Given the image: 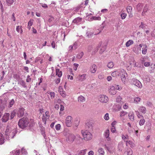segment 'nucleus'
<instances>
[{"mask_svg": "<svg viewBox=\"0 0 155 155\" xmlns=\"http://www.w3.org/2000/svg\"><path fill=\"white\" fill-rule=\"evenodd\" d=\"M29 122V120L28 118L24 117L20 119L18 124L19 127L24 129L27 126Z\"/></svg>", "mask_w": 155, "mask_h": 155, "instance_id": "obj_1", "label": "nucleus"}, {"mask_svg": "<svg viewBox=\"0 0 155 155\" xmlns=\"http://www.w3.org/2000/svg\"><path fill=\"white\" fill-rule=\"evenodd\" d=\"M17 133L16 129L12 128L7 127L5 131V134L8 136L9 138H13Z\"/></svg>", "mask_w": 155, "mask_h": 155, "instance_id": "obj_2", "label": "nucleus"}, {"mask_svg": "<svg viewBox=\"0 0 155 155\" xmlns=\"http://www.w3.org/2000/svg\"><path fill=\"white\" fill-rule=\"evenodd\" d=\"M81 133L84 137V139L86 141L91 140L93 137L92 134L87 130L83 132L81 131Z\"/></svg>", "mask_w": 155, "mask_h": 155, "instance_id": "obj_3", "label": "nucleus"}, {"mask_svg": "<svg viewBox=\"0 0 155 155\" xmlns=\"http://www.w3.org/2000/svg\"><path fill=\"white\" fill-rule=\"evenodd\" d=\"M121 78L123 82H124L126 81V77L127 76V74L126 71L123 69H120Z\"/></svg>", "mask_w": 155, "mask_h": 155, "instance_id": "obj_4", "label": "nucleus"}, {"mask_svg": "<svg viewBox=\"0 0 155 155\" xmlns=\"http://www.w3.org/2000/svg\"><path fill=\"white\" fill-rule=\"evenodd\" d=\"M67 140L68 142L72 143L75 138L74 135L68 133L66 135Z\"/></svg>", "mask_w": 155, "mask_h": 155, "instance_id": "obj_5", "label": "nucleus"}, {"mask_svg": "<svg viewBox=\"0 0 155 155\" xmlns=\"http://www.w3.org/2000/svg\"><path fill=\"white\" fill-rule=\"evenodd\" d=\"M132 83L134 85L138 88H142V85L140 82L135 79H133L132 80Z\"/></svg>", "mask_w": 155, "mask_h": 155, "instance_id": "obj_6", "label": "nucleus"}, {"mask_svg": "<svg viewBox=\"0 0 155 155\" xmlns=\"http://www.w3.org/2000/svg\"><path fill=\"white\" fill-rule=\"evenodd\" d=\"M99 100L102 103H106L108 100V97L105 95H101L98 98Z\"/></svg>", "mask_w": 155, "mask_h": 155, "instance_id": "obj_7", "label": "nucleus"}, {"mask_svg": "<svg viewBox=\"0 0 155 155\" xmlns=\"http://www.w3.org/2000/svg\"><path fill=\"white\" fill-rule=\"evenodd\" d=\"M6 106L5 104L3 102L2 100H0V118L1 117L3 113V110Z\"/></svg>", "mask_w": 155, "mask_h": 155, "instance_id": "obj_8", "label": "nucleus"}, {"mask_svg": "<svg viewBox=\"0 0 155 155\" xmlns=\"http://www.w3.org/2000/svg\"><path fill=\"white\" fill-rule=\"evenodd\" d=\"M66 124L67 127H70L72 123V117L71 116H68L66 119Z\"/></svg>", "mask_w": 155, "mask_h": 155, "instance_id": "obj_9", "label": "nucleus"}, {"mask_svg": "<svg viewBox=\"0 0 155 155\" xmlns=\"http://www.w3.org/2000/svg\"><path fill=\"white\" fill-rule=\"evenodd\" d=\"M9 116L10 114L9 113H5L2 118V121L4 122L8 121L9 119Z\"/></svg>", "mask_w": 155, "mask_h": 155, "instance_id": "obj_10", "label": "nucleus"}, {"mask_svg": "<svg viewBox=\"0 0 155 155\" xmlns=\"http://www.w3.org/2000/svg\"><path fill=\"white\" fill-rule=\"evenodd\" d=\"M25 109L23 107L19 108L18 112V116L21 117L23 116L25 114Z\"/></svg>", "mask_w": 155, "mask_h": 155, "instance_id": "obj_11", "label": "nucleus"}, {"mask_svg": "<svg viewBox=\"0 0 155 155\" xmlns=\"http://www.w3.org/2000/svg\"><path fill=\"white\" fill-rule=\"evenodd\" d=\"M116 91L115 87L114 86H110L109 89V91L110 94L112 95L115 94L116 93Z\"/></svg>", "mask_w": 155, "mask_h": 155, "instance_id": "obj_12", "label": "nucleus"}, {"mask_svg": "<svg viewBox=\"0 0 155 155\" xmlns=\"http://www.w3.org/2000/svg\"><path fill=\"white\" fill-rule=\"evenodd\" d=\"M97 69L96 65L95 64H93L91 66L90 70L91 73H94L96 72Z\"/></svg>", "mask_w": 155, "mask_h": 155, "instance_id": "obj_13", "label": "nucleus"}, {"mask_svg": "<svg viewBox=\"0 0 155 155\" xmlns=\"http://www.w3.org/2000/svg\"><path fill=\"white\" fill-rule=\"evenodd\" d=\"M128 116L129 119L132 121L134 120V114L133 112H130L128 114Z\"/></svg>", "mask_w": 155, "mask_h": 155, "instance_id": "obj_14", "label": "nucleus"}, {"mask_svg": "<svg viewBox=\"0 0 155 155\" xmlns=\"http://www.w3.org/2000/svg\"><path fill=\"white\" fill-rule=\"evenodd\" d=\"M86 74H83L82 75H79L77 77V78L78 79V81H83L84 80L86 79Z\"/></svg>", "mask_w": 155, "mask_h": 155, "instance_id": "obj_15", "label": "nucleus"}, {"mask_svg": "<svg viewBox=\"0 0 155 155\" xmlns=\"http://www.w3.org/2000/svg\"><path fill=\"white\" fill-rule=\"evenodd\" d=\"M86 127L89 131L92 130H93V126L91 123H87L86 124Z\"/></svg>", "mask_w": 155, "mask_h": 155, "instance_id": "obj_16", "label": "nucleus"}, {"mask_svg": "<svg viewBox=\"0 0 155 155\" xmlns=\"http://www.w3.org/2000/svg\"><path fill=\"white\" fill-rule=\"evenodd\" d=\"M109 130L107 129L104 132V135L107 140H110V137H109Z\"/></svg>", "mask_w": 155, "mask_h": 155, "instance_id": "obj_17", "label": "nucleus"}, {"mask_svg": "<svg viewBox=\"0 0 155 155\" xmlns=\"http://www.w3.org/2000/svg\"><path fill=\"white\" fill-rule=\"evenodd\" d=\"M18 84H19L24 87H26V86L25 81L22 79L21 78L18 80Z\"/></svg>", "mask_w": 155, "mask_h": 155, "instance_id": "obj_18", "label": "nucleus"}, {"mask_svg": "<svg viewBox=\"0 0 155 155\" xmlns=\"http://www.w3.org/2000/svg\"><path fill=\"white\" fill-rule=\"evenodd\" d=\"M120 73V71H114L111 73V75L114 77H116L117 76H119Z\"/></svg>", "mask_w": 155, "mask_h": 155, "instance_id": "obj_19", "label": "nucleus"}, {"mask_svg": "<svg viewBox=\"0 0 155 155\" xmlns=\"http://www.w3.org/2000/svg\"><path fill=\"white\" fill-rule=\"evenodd\" d=\"M56 74L58 77L60 78L62 75V72L60 71L59 69H56Z\"/></svg>", "mask_w": 155, "mask_h": 155, "instance_id": "obj_20", "label": "nucleus"}, {"mask_svg": "<svg viewBox=\"0 0 155 155\" xmlns=\"http://www.w3.org/2000/svg\"><path fill=\"white\" fill-rule=\"evenodd\" d=\"M82 18L80 17H78L74 19L73 21L74 23H78L82 21Z\"/></svg>", "mask_w": 155, "mask_h": 155, "instance_id": "obj_21", "label": "nucleus"}, {"mask_svg": "<svg viewBox=\"0 0 155 155\" xmlns=\"http://www.w3.org/2000/svg\"><path fill=\"white\" fill-rule=\"evenodd\" d=\"M20 153V151L19 150H13L12 152L10 153V154L12 155H19Z\"/></svg>", "mask_w": 155, "mask_h": 155, "instance_id": "obj_22", "label": "nucleus"}, {"mask_svg": "<svg viewBox=\"0 0 155 155\" xmlns=\"http://www.w3.org/2000/svg\"><path fill=\"white\" fill-rule=\"evenodd\" d=\"M4 142V137L2 134L0 133V144H2Z\"/></svg>", "mask_w": 155, "mask_h": 155, "instance_id": "obj_23", "label": "nucleus"}, {"mask_svg": "<svg viewBox=\"0 0 155 155\" xmlns=\"http://www.w3.org/2000/svg\"><path fill=\"white\" fill-rule=\"evenodd\" d=\"M106 46L105 45H102V47L99 51V52L100 54H102L103 52L105 51L106 49Z\"/></svg>", "mask_w": 155, "mask_h": 155, "instance_id": "obj_24", "label": "nucleus"}, {"mask_svg": "<svg viewBox=\"0 0 155 155\" xmlns=\"http://www.w3.org/2000/svg\"><path fill=\"white\" fill-rule=\"evenodd\" d=\"M139 110L143 114H145L146 113V108L144 107H140Z\"/></svg>", "mask_w": 155, "mask_h": 155, "instance_id": "obj_25", "label": "nucleus"}, {"mask_svg": "<svg viewBox=\"0 0 155 155\" xmlns=\"http://www.w3.org/2000/svg\"><path fill=\"white\" fill-rule=\"evenodd\" d=\"M15 103V101L14 99H12L10 100L9 102V104L8 105V107L9 108L11 107L14 105Z\"/></svg>", "mask_w": 155, "mask_h": 155, "instance_id": "obj_26", "label": "nucleus"}, {"mask_svg": "<svg viewBox=\"0 0 155 155\" xmlns=\"http://www.w3.org/2000/svg\"><path fill=\"white\" fill-rule=\"evenodd\" d=\"M133 43L134 41L132 40H130L126 43V46L127 47H128L130 45L133 44Z\"/></svg>", "mask_w": 155, "mask_h": 155, "instance_id": "obj_27", "label": "nucleus"}, {"mask_svg": "<svg viewBox=\"0 0 155 155\" xmlns=\"http://www.w3.org/2000/svg\"><path fill=\"white\" fill-rule=\"evenodd\" d=\"M101 19V18L100 16L96 17L94 16H92L90 18V21H91L92 20H100Z\"/></svg>", "mask_w": 155, "mask_h": 155, "instance_id": "obj_28", "label": "nucleus"}, {"mask_svg": "<svg viewBox=\"0 0 155 155\" xmlns=\"http://www.w3.org/2000/svg\"><path fill=\"white\" fill-rule=\"evenodd\" d=\"M16 30L18 32H19L21 34L22 33V30L21 28V26H17L16 28Z\"/></svg>", "mask_w": 155, "mask_h": 155, "instance_id": "obj_29", "label": "nucleus"}, {"mask_svg": "<svg viewBox=\"0 0 155 155\" xmlns=\"http://www.w3.org/2000/svg\"><path fill=\"white\" fill-rule=\"evenodd\" d=\"M127 12L130 14H132V7L130 6H128L127 8Z\"/></svg>", "mask_w": 155, "mask_h": 155, "instance_id": "obj_30", "label": "nucleus"}, {"mask_svg": "<svg viewBox=\"0 0 155 155\" xmlns=\"http://www.w3.org/2000/svg\"><path fill=\"white\" fill-rule=\"evenodd\" d=\"M78 101H80L81 102H84L85 101V98L82 96H80L78 97Z\"/></svg>", "mask_w": 155, "mask_h": 155, "instance_id": "obj_31", "label": "nucleus"}, {"mask_svg": "<svg viewBox=\"0 0 155 155\" xmlns=\"http://www.w3.org/2000/svg\"><path fill=\"white\" fill-rule=\"evenodd\" d=\"M94 34V33L90 31H87L86 32V35L88 38H89L92 37Z\"/></svg>", "mask_w": 155, "mask_h": 155, "instance_id": "obj_32", "label": "nucleus"}, {"mask_svg": "<svg viewBox=\"0 0 155 155\" xmlns=\"http://www.w3.org/2000/svg\"><path fill=\"white\" fill-rule=\"evenodd\" d=\"M98 152L99 155H104V152L103 150V149L101 148L99 149Z\"/></svg>", "mask_w": 155, "mask_h": 155, "instance_id": "obj_33", "label": "nucleus"}, {"mask_svg": "<svg viewBox=\"0 0 155 155\" xmlns=\"http://www.w3.org/2000/svg\"><path fill=\"white\" fill-rule=\"evenodd\" d=\"M16 112L15 110H13L11 113L10 116L11 119H12L15 115Z\"/></svg>", "mask_w": 155, "mask_h": 155, "instance_id": "obj_34", "label": "nucleus"}, {"mask_svg": "<svg viewBox=\"0 0 155 155\" xmlns=\"http://www.w3.org/2000/svg\"><path fill=\"white\" fill-rule=\"evenodd\" d=\"M84 55V53L83 52H81L79 54H77V58L78 59H81Z\"/></svg>", "mask_w": 155, "mask_h": 155, "instance_id": "obj_35", "label": "nucleus"}, {"mask_svg": "<svg viewBox=\"0 0 155 155\" xmlns=\"http://www.w3.org/2000/svg\"><path fill=\"white\" fill-rule=\"evenodd\" d=\"M6 2L8 5H10L12 4L14 2V0H6Z\"/></svg>", "mask_w": 155, "mask_h": 155, "instance_id": "obj_36", "label": "nucleus"}, {"mask_svg": "<svg viewBox=\"0 0 155 155\" xmlns=\"http://www.w3.org/2000/svg\"><path fill=\"white\" fill-rule=\"evenodd\" d=\"M145 122V120L143 118H142L139 122V124L140 126L143 125Z\"/></svg>", "mask_w": 155, "mask_h": 155, "instance_id": "obj_37", "label": "nucleus"}, {"mask_svg": "<svg viewBox=\"0 0 155 155\" xmlns=\"http://www.w3.org/2000/svg\"><path fill=\"white\" fill-rule=\"evenodd\" d=\"M122 139L124 140V141H126L127 140L129 139V137L128 135H126V136L122 135Z\"/></svg>", "mask_w": 155, "mask_h": 155, "instance_id": "obj_38", "label": "nucleus"}, {"mask_svg": "<svg viewBox=\"0 0 155 155\" xmlns=\"http://www.w3.org/2000/svg\"><path fill=\"white\" fill-rule=\"evenodd\" d=\"M114 66V65L113 63L112 62H109L107 64L108 67L110 68H113Z\"/></svg>", "mask_w": 155, "mask_h": 155, "instance_id": "obj_39", "label": "nucleus"}, {"mask_svg": "<svg viewBox=\"0 0 155 155\" xmlns=\"http://www.w3.org/2000/svg\"><path fill=\"white\" fill-rule=\"evenodd\" d=\"M78 42L77 41L75 42L73 44L72 46H73V49L75 50L78 48Z\"/></svg>", "mask_w": 155, "mask_h": 155, "instance_id": "obj_40", "label": "nucleus"}, {"mask_svg": "<svg viewBox=\"0 0 155 155\" xmlns=\"http://www.w3.org/2000/svg\"><path fill=\"white\" fill-rule=\"evenodd\" d=\"M140 98L137 97L135 98L134 99V102L136 103H138L140 101Z\"/></svg>", "mask_w": 155, "mask_h": 155, "instance_id": "obj_41", "label": "nucleus"}, {"mask_svg": "<svg viewBox=\"0 0 155 155\" xmlns=\"http://www.w3.org/2000/svg\"><path fill=\"white\" fill-rule=\"evenodd\" d=\"M126 145L127 146H130V145H132V142L130 140L126 141Z\"/></svg>", "mask_w": 155, "mask_h": 155, "instance_id": "obj_42", "label": "nucleus"}, {"mask_svg": "<svg viewBox=\"0 0 155 155\" xmlns=\"http://www.w3.org/2000/svg\"><path fill=\"white\" fill-rule=\"evenodd\" d=\"M146 25L144 24L143 22H142L141 24L139 26V27L143 29H144L146 28Z\"/></svg>", "mask_w": 155, "mask_h": 155, "instance_id": "obj_43", "label": "nucleus"}, {"mask_svg": "<svg viewBox=\"0 0 155 155\" xmlns=\"http://www.w3.org/2000/svg\"><path fill=\"white\" fill-rule=\"evenodd\" d=\"M120 16L121 18L123 19H124L126 18L127 16V14L124 13H122L120 15Z\"/></svg>", "mask_w": 155, "mask_h": 155, "instance_id": "obj_44", "label": "nucleus"}, {"mask_svg": "<svg viewBox=\"0 0 155 155\" xmlns=\"http://www.w3.org/2000/svg\"><path fill=\"white\" fill-rule=\"evenodd\" d=\"M13 77L18 81L19 79H20L19 76L16 74H15L13 75Z\"/></svg>", "mask_w": 155, "mask_h": 155, "instance_id": "obj_45", "label": "nucleus"}, {"mask_svg": "<svg viewBox=\"0 0 155 155\" xmlns=\"http://www.w3.org/2000/svg\"><path fill=\"white\" fill-rule=\"evenodd\" d=\"M21 152L22 154L26 155L27 153V151L24 148H22L21 150Z\"/></svg>", "mask_w": 155, "mask_h": 155, "instance_id": "obj_46", "label": "nucleus"}, {"mask_svg": "<svg viewBox=\"0 0 155 155\" xmlns=\"http://www.w3.org/2000/svg\"><path fill=\"white\" fill-rule=\"evenodd\" d=\"M127 113L124 111H121L120 113V116L121 117L124 116L125 115H127Z\"/></svg>", "mask_w": 155, "mask_h": 155, "instance_id": "obj_47", "label": "nucleus"}, {"mask_svg": "<svg viewBox=\"0 0 155 155\" xmlns=\"http://www.w3.org/2000/svg\"><path fill=\"white\" fill-rule=\"evenodd\" d=\"M127 155H132L133 151L131 149H129L127 151Z\"/></svg>", "mask_w": 155, "mask_h": 155, "instance_id": "obj_48", "label": "nucleus"}, {"mask_svg": "<svg viewBox=\"0 0 155 155\" xmlns=\"http://www.w3.org/2000/svg\"><path fill=\"white\" fill-rule=\"evenodd\" d=\"M104 119L106 120H108L109 119V114L108 113H106L104 117Z\"/></svg>", "mask_w": 155, "mask_h": 155, "instance_id": "obj_49", "label": "nucleus"}, {"mask_svg": "<svg viewBox=\"0 0 155 155\" xmlns=\"http://www.w3.org/2000/svg\"><path fill=\"white\" fill-rule=\"evenodd\" d=\"M33 20L30 19V20L28 21V26H31L32 25L33 23Z\"/></svg>", "mask_w": 155, "mask_h": 155, "instance_id": "obj_50", "label": "nucleus"}, {"mask_svg": "<svg viewBox=\"0 0 155 155\" xmlns=\"http://www.w3.org/2000/svg\"><path fill=\"white\" fill-rule=\"evenodd\" d=\"M101 45V43H99L97 47L96 48H95V49H94V52H96L98 51V48L99 47H100Z\"/></svg>", "mask_w": 155, "mask_h": 155, "instance_id": "obj_51", "label": "nucleus"}, {"mask_svg": "<svg viewBox=\"0 0 155 155\" xmlns=\"http://www.w3.org/2000/svg\"><path fill=\"white\" fill-rule=\"evenodd\" d=\"M147 48V46H146L145 48H143V50H142V53L143 54H146L147 51V49L146 48Z\"/></svg>", "mask_w": 155, "mask_h": 155, "instance_id": "obj_52", "label": "nucleus"}, {"mask_svg": "<svg viewBox=\"0 0 155 155\" xmlns=\"http://www.w3.org/2000/svg\"><path fill=\"white\" fill-rule=\"evenodd\" d=\"M74 69L76 71L77 70V68L79 66V65L78 64H76V63H74Z\"/></svg>", "mask_w": 155, "mask_h": 155, "instance_id": "obj_53", "label": "nucleus"}, {"mask_svg": "<svg viewBox=\"0 0 155 155\" xmlns=\"http://www.w3.org/2000/svg\"><path fill=\"white\" fill-rule=\"evenodd\" d=\"M61 125L60 124H58L55 126V128L57 130H59L60 129Z\"/></svg>", "mask_w": 155, "mask_h": 155, "instance_id": "obj_54", "label": "nucleus"}, {"mask_svg": "<svg viewBox=\"0 0 155 155\" xmlns=\"http://www.w3.org/2000/svg\"><path fill=\"white\" fill-rule=\"evenodd\" d=\"M31 80V78H30V76L29 75H28L27 76V78L26 79V81L27 82H30Z\"/></svg>", "mask_w": 155, "mask_h": 155, "instance_id": "obj_55", "label": "nucleus"}, {"mask_svg": "<svg viewBox=\"0 0 155 155\" xmlns=\"http://www.w3.org/2000/svg\"><path fill=\"white\" fill-rule=\"evenodd\" d=\"M123 108L124 109H126L128 107V104L127 103H125L123 106Z\"/></svg>", "mask_w": 155, "mask_h": 155, "instance_id": "obj_56", "label": "nucleus"}, {"mask_svg": "<svg viewBox=\"0 0 155 155\" xmlns=\"http://www.w3.org/2000/svg\"><path fill=\"white\" fill-rule=\"evenodd\" d=\"M35 125V124L34 122H32L31 124H29V127L30 129H33V127Z\"/></svg>", "mask_w": 155, "mask_h": 155, "instance_id": "obj_57", "label": "nucleus"}, {"mask_svg": "<svg viewBox=\"0 0 155 155\" xmlns=\"http://www.w3.org/2000/svg\"><path fill=\"white\" fill-rule=\"evenodd\" d=\"M111 131L113 133H114L116 131V129L115 127H112L111 129Z\"/></svg>", "mask_w": 155, "mask_h": 155, "instance_id": "obj_58", "label": "nucleus"}, {"mask_svg": "<svg viewBox=\"0 0 155 155\" xmlns=\"http://www.w3.org/2000/svg\"><path fill=\"white\" fill-rule=\"evenodd\" d=\"M60 93L61 94L63 97H65L66 96V94H65L64 93V91L61 92V91H60Z\"/></svg>", "mask_w": 155, "mask_h": 155, "instance_id": "obj_59", "label": "nucleus"}, {"mask_svg": "<svg viewBox=\"0 0 155 155\" xmlns=\"http://www.w3.org/2000/svg\"><path fill=\"white\" fill-rule=\"evenodd\" d=\"M45 116L47 117L48 119L49 117H50V115H49V112L48 111H46L45 113Z\"/></svg>", "mask_w": 155, "mask_h": 155, "instance_id": "obj_60", "label": "nucleus"}, {"mask_svg": "<svg viewBox=\"0 0 155 155\" xmlns=\"http://www.w3.org/2000/svg\"><path fill=\"white\" fill-rule=\"evenodd\" d=\"M150 64V63L149 62H146L144 64V65L145 67H148Z\"/></svg>", "mask_w": 155, "mask_h": 155, "instance_id": "obj_61", "label": "nucleus"}, {"mask_svg": "<svg viewBox=\"0 0 155 155\" xmlns=\"http://www.w3.org/2000/svg\"><path fill=\"white\" fill-rule=\"evenodd\" d=\"M55 82L57 84H59L60 81V79L58 78L55 80Z\"/></svg>", "mask_w": 155, "mask_h": 155, "instance_id": "obj_62", "label": "nucleus"}, {"mask_svg": "<svg viewBox=\"0 0 155 155\" xmlns=\"http://www.w3.org/2000/svg\"><path fill=\"white\" fill-rule=\"evenodd\" d=\"M73 49V46L72 45H70L68 48V50L71 52Z\"/></svg>", "mask_w": 155, "mask_h": 155, "instance_id": "obj_63", "label": "nucleus"}, {"mask_svg": "<svg viewBox=\"0 0 155 155\" xmlns=\"http://www.w3.org/2000/svg\"><path fill=\"white\" fill-rule=\"evenodd\" d=\"M51 45L52 47L53 48H55V43L54 41H53L51 43Z\"/></svg>", "mask_w": 155, "mask_h": 155, "instance_id": "obj_64", "label": "nucleus"}]
</instances>
